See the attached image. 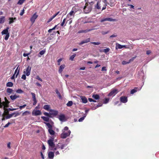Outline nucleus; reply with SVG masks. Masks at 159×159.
I'll return each mask as SVG.
<instances>
[{
    "instance_id": "nucleus-13",
    "label": "nucleus",
    "mask_w": 159,
    "mask_h": 159,
    "mask_svg": "<svg viewBox=\"0 0 159 159\" xmlns=\"http://www.w3.org/2000/svg\"><path fill=\"white\" fill-rule=\"evenodd\" d=\"M38 16V15L36 14V13H35L33 16L31 17L30 18V21H31L33 23L35 21V20L37 18Z\"/></svg>"
},
{
    "instance_id": "nucleus-17",
    "label": "nucleus",
    "mask_w": 159,
    "mask_h": 159,
    "mask_svg": "<svg viewBox=\"0 0 159 159\" xmlns=\"http://www.w3.org/2000/svg\"><path fill=\"white\" fill-rule=\"evenodd\" d=\"M4 100L5 102H4L5 103V105H4V107H3V109L4 110H6V108L8 107V105L9 104V102L8 101L6 98L5 97L4 98Z\"/></svg>"
},
{
    "instance_id": "nucleus-52",
    "label": "nucleus",
    "mask_w": 159,
    "mask_h": 159,
    "mask_svg": "<svg viewBox=\"0 0 159 159\" xmlns=\"http://www.w3.org/2000/svg\"><path fill=\"white\" fill-rule=\"evenodd\" d=\"M129 63V62L126 61H123L122 62V64L123 65H126V64H128Z\"/></svg>"
},
{
    "instance_id": "nucleus-16",
    "label": "nucleus",
    "mask_w": 159,
    "mask_h": 159,
    "mask_svg": "<svg viewBox=\"0 0 159 159\" xmlns=\"http://www.w3.org/2000/svg\"><path fill=\"white\" fill-rule=\"evenodd\" d=\"M59 119L61 121H65V117L64 115L63 114L61 115L58 116Z\"/></svg>"
},
{
    "instance_id": "nucleus-50",
    "label": "nucleus",
    "mask_w": 159,
    "mask_h": 159,
    "mask_svg": "<svg viewBox=\"0 0 159 159\" xmlns=\"http://www.w3.org/2000/svg\"><path fill=\"white\" fill-rule=\"evenodd\" d=\"M90 43L96 45H98L100 44V43L99 42H91Z\"/></svg>"
},
{
    "instance_id": "nucleus-20",
    "label": "nucleus",
    "mask_w": 159,
    "mask_h": 159,
    "mask_svg": "<svg viewBox=\"0 0 159 159\" xmlns=\"http://www.w3.org/2000/svg\"><path fill=\"white\" fill-rule=\"evenodd\" d=\"M75 13L72 10L69 12L67 15L66 19H68L70 17V16H73L74 17Z\"/></svg>"
},
{
    "instance_id": "nucleus-5",
    "label": "nucleus",
    "mask_w": 159,
    "mask_h": 159,
    "mask_svg": "<svg viewBox=\"0 0 159 159\" xmlns=\"http://www.w3.org/2000/svg\"><path fill=\"white\" fill-rule=\"evenodd\" d=\"M118 90L116 89H112L108 95V96L113 97L118 92Z\"/></svg>"
},
{
    "instance_id": "nucleus-34",
    "label": "nucleus",
    "mask_w": 159,
    "mask_h": 159,
    "mask_svg": "<svg viewBox=\"0 0 159 159\" xmlns=\"http://www.w3.org/2000/svg\"><path fill=\"white\" fill-rule=\"evenodd\" d=\"M86 114H84V116L83 117H81L79 119V120H78L80 122L82 121L83 120H84V118L86 117Z\"/></svg>"
},
{
    "instance_id": "nucleus-40",
    "label": "nucleus",
    "mask_w": 159,
    "mask_h": 159,
    "mask_svg": "<svg viewBox=\"0 0 159 159\" xmlns=\"http://www.w3.org/2000/svg\"><path fill=\"white\" fill-rule=\"evenodd\" d=\"M73 104V102L72 101H69L66 104V105L67 107H70Z\"/></svg>"
},
{
    "instance_id": "nucleus-58",
    "label": "nucleus",
    "mask_w": 159,
    "mask_h": 159,
    "mask_svg": "<svg viewBox=\"0 0 159 159\" xmlns=\"http://www.w3.org/2000/svg\"><path fill=\"white\" fill-rule=\"evenodd\" d=\"M136 56L132 58L131 59H129V63L131 61H133V60L136 58Z\"/></svg>"
},
{
    "instance_id": "nucleus-12",
    "label": "nucleus",
    "mask_w": 159,
    "mask_h": 159,
    "mask_svg": "<svg viewBox=\"0 0 159 159\" xmlns=\"http://www.w3.org/2000/svg\"><path fill=\"white\" fill-rule=\"evenodd\" d=\"M120 100L122 103H126L128 101L127 98L125 96H122L120 98Z\"/></svg>"
},
{
    "instance_id": "nucleus-39",
    "label": "nucleus",
    "mask_w": 159,
    "mask_h": 159,
    "mask_svg": "<svg viewBox=\"0 0 159 159\" xmlns=\"http://www.w3.org/2000/svg\"><path fill=\"white\" fill-rule=\"evenodd\" d=\"M109 100V98H105L103 101V103L106 104L108 102Z\"/></svg>"
},
{
    "instance_id": "nucleus-28",
    "label": "nucleus",
    "mask_w": 159,
    "mask_h": 159,
    "mask_svg": "<svg viewBox=\"0 0 159 159\" xmlns=\"http://www.w3.org/2000/svg\"><path fill=\"white\" fill-rule=\"evenodd\" d=\"M48 131L49 133L51 135H54L55 134V132L52 129H48Z\"/></svg>"
},
{
    "instance_id": "nucleus-60",
    "label": "nucleus",
    "mask_w": 159,
    "mask_h": 159,
    "mask_svg": "<svg viewBox=\"0 0 159 159\" xmlns=\"http://www.w3.org/2000/svg\"><path fill=\"white\" fill-rule=\"evenodd\" d=\"M60 12V11L58 12L57 13H56L54 15H53L52 17L53 19L57 15H58Z\"/></svg>"
},
{
    "instance_id": "nucleus-62",
    "label": "nucleus",
    "mask_w": 159,
    "mask_h": 159,
    "mask_svg": "<svg viewBox=\"0 0 159 159\" xmlns=\"http://www.w3.org/2000/svg\"><path fill=\"white\" fill-rule=\"evenodd\" d=\"M24 11H24V10L23 9L21 11V12H20V16H22L23 15V14H24Z\"/></svg>"
},
{
    "instance_id": "nucleus-29",
    "label": "nucleus",
    "mask_w": 159,
    "mask_h": 159,
    "mask_svg": "<svg viewBox=\"0 0 159 159\" xmlns=\"http://www.w3.org/2000/svg\"><path fill=\"white\" fill-rule=\"evenodd\" d=\"M45 52V50H43L39 52V54L40 55H38V56L39 57H41V56L43 55Z\"/></svg>"
},
{
    "instance_id": "nucleus-59",
    "label": "nucleus",
    "mask_w": 159,
    "mask_h": 159,
    "mask_svg": "<svg viewBox=\"0 0 159 159\" xmlns=\"http://www.w3.org/2000/svg\"><path fill=\"white\" fill-rule=\"evenodd\" d=\"M26 104L23 105L22 106H19V108L20 109H22V108L25 107L26 106Z\"/></svg>"
},
{
    "instance_id": "nucleus-23",
    "label": "nucleus",
    "mask_w": 159,
    "mask_h": 159,
    "mask_svg": "<svg viewBox=\"0 0 159 159\" xmlns=\"http://www.w3.org/2000/svg\"><path fill=\"white\" fill-rule=\"evenodd\" d=\"M61 143H59L55 147H53V149H51L52 150H56L58 149H59L60 148Z\"/></svg>"
},
{
    "instance_id": "nucleus-64",
    "label": "nucleus",
    "mask_w": 159,
    "mask_h": 159,
    "mask_svg": "<svg viewBox=\"0 0 159 159\" xmlns=\"http://www.w3.org/2000/svg\"><path fill=\"white\" fill-rule=\"evenodd\" d=\"M107 70L106 67H103L102 68V71H106Z\"/></svg>"
},
{
    "instance_id": "nucleus-14",
    "label": "nucleus",
    "mask_w": 159,
    "mask_h": 159,
    "mask_svg": "<svg viewBox=\"0 0 159 159\" xmlns=\"http://www.w3.org/2000/svg\"><path fill=\"white\" fill-rule=\"evenodd\" d=\"M141 88L142 87H140L139 88L138 87H135L134 89L131 90L130 91V93L131 94H133L136 92L137 91H139L140 90Z\"/></svg>"
},
{
    "instance_id": "nucleus-51",
    "label": "nucleus",
    "mask_w": 159,
    "mask_h": 159,
    "mask_svg": "<svg viewBox=\"0 0 159 159\" xmlns=\"http://www.w3.org/2000/svg\"><path fill=\"white\" fill-rule=\"evenodd\" d=\"M9 37V33H8L7 34H6V36H5V37H4V39L6 40H7Z\"/></svg>"
},
{
    "instance_id": "nucleus-42",
    "label": "nucleus",
    "mask_w": 159,
    "mask_h": 159,
    "mask_svg": "<svg viewBox=\"0 0 159 159\" xmlns=\"http://www.w3.org/2000/svg\"><path fill=\"white\" fill-rule=\"evenodd\" d=\"M25 0H19L17 3V4L20 5H21L23 3Z\"/></svg>"
},
{
    "instance_id": "nucleus-21",
    "label": "nucleus",
    "mask_w": 159,
    "mask_h": 159,
    "mask_svg": "<svg viewBox=\"0 0 159 159\" xmlns=\"http://www.w3.org/2000/svg\"><path fill=\"white\" fill-rule=\"evenodd\" d=\"M19 97L20 96L19 95H11L10 96V98L12 101L15 100L17 98H19Z\"/></svg>"
},
{
    "instance_id": "nucleus-46",
    "label": "nucleus",
    "mask_w": 159,
    "mask_h": 159,
    "mask_svg": "<svg viewBox=\"0 0 159 159\" xmlns=\"http://www.w3.org/2000/svg\"><path fill=\"white\" fill-rule=\"evenodd\" d=\"M66 146H67V144L66 143H64V144H61L60 148L61 149H62L64 148L65 147H66Z\"/></svg>"
},
{
    "instance_id": "nucleus-43",
    "label": "nucleus",
    "mask_w": 159,
    "mask_h": 159,
    "mask_svg": "<svg viewBox=\"0 0 159 159\" xmlns=\"http://www.w3.org/2000/svg\"><path fill=\"white\" fill-rule=\"evenodd\" d=\"M44 123L48 126L49 128L48 129H52V126L49 123L45 122Z\"/></svg>"
},
{
    "instance_id": "nucleus-4",
    "label": "nucleus",
    "mask_w": 159,
    "mask_h": 159,
    "mask_svg": "<svg viewBox=\"0 0 159 159\" xmlns=\"http://www.w3.org/2000/svg\"><path fill=\"white\" fill-rule=\"evenodd\" d=\"M54 138L52 137H51L50 139L48 141V143L49 146L52 148L53 149V147H55V144L53 142Z\"/></svg>"
},
{
    "instance_id": "nucleus-63",
    "label": "nucleus",
    "mask_w": 159,
    "mask_h": 159,
    "mask_svg": "<svg viewBox=\"0 0 159 159\" xmlns=\"http://www.w3.org/2000/svg\"><path fill=\"white\" fill-rule=\"evenodd\" d=\"M108 31H102V34L103 35H104V34H107L108 33Z\"/></svg>"
},
{
    "instance_id": "nucleus-37",
    "label": "nucleus",
    "mask_w": 159,
    "mask_h": 159,
    "mask_svg": "<svg viewBox=\"0 0 159 159\" xmlns=\"http://www.w3.org/2000/svg\"><path fill=\"white\" fill-rule=\"evenodd\" d=\"M56 93H57V95L59 97V98L60 99H61L62 98V97L60 93L58 91L57 89L56 90Z\"/></svg>"
},
{
    "instance_id": "nucleus-22",
    "label": "nucleus",
    "mask_w": 159,
    "mask_h": 159,
    "mask_svg": "<svg viewBox=\"0 0 159 159\" xmlns=\"http://www.w3.org/2000/svg\"><path fill=\"white\" fill-rule=\"evenodd\" d=\"M9 29L8 27H7L6 29L3 30L2 32V35L3 34H7L8 33V30Z\"/></svg>"
},
{
    "instance_id": "nucleus-47",
    "label": "nucleus",
    "mask_w": 159,
    "mask_h": 159,
    "mask_svg": "<svg viewBox=\"0 0 159 159\" xmlns=\"http://www.w3.org/2000/svg\"><path fill=\"white\" fill-rule=\"evenodd\" d=\"M110 49L109 48H107L103 50V51L105 53H107L109 51Z\"/></svg>"
},
{
    "instance_id": "nucleus-24",
    "label": "nucleus",
    "mask_w": 159,
    "mask_h": 159,
    "mask_svg": "<svg viewBox=\"0 0 159 159\" xmlns=\"http://www.w3.org/2000/svg\"><path fill=\"white\" fill-rule=\"evenodd\" d=\"M54 156V153L52 152H49L48 153V157L49 158L53 159Z\"/></svg>"
},
{
    "instance_id": "nucleus-35",
    "label": "nucleus",
    "mask_w": 159,
    "mask_h": 159,
    "mask_svg": "<svg viewBox=\"0 0 159 159\" xmlns=\"http://www.w3.org/2000/svg\"><path fill=\"white\" fill-rule=\"evenodd\" d=\"M18 67H19V66L17 67V68L15 70V72H14V75H15V74H16V78L17 77V75H18L19 73V70L18 71V72H17V70H18Z\"/></svg>"
},
{
    "instance_id": "nucleus-45",
    "label": "nucleus",
    "mask_w": 159,
    "mask_h": 159,
    "mask_svg": "<svg viewBox=\"0 0 159 159\" xmlns=\"http://www.w3.org/2000/svg\"><path fill=\"white\" fill-rule=\"evenodd\" d=\"M16 93H23V91L20 89L17 90L16 91Z\"/></svg>"
},
{
    "instance_id": "nucleus-3",
    "label": "nucleus",
    "mask_w": 159,
    "mask_h": 159,
    "mask_svg": "<svg viewBox=\"0 0 159 159\" xmlns=\"http://www.w3.org/2000/svg\"><path fill=\"white\" fill-rule=\"evenodd\" d=\"M31 70V67L29 66L26 69H24L23 73L25 74L27 76H28L30 75Z\"/></svg>"
},
{
    "instance_id": "nucleus-49",
    "label": "nucleus",
    "mask_w": 159,
    "mask_h": 159,
    "mask_svg": "<svg viewBox=\"0 0 159 159\" xmlns=\"http://www.w3.org/2000/svg\"><path fill=\"white\" fill-rule=\"evenodd\" d=\"M43 114L47 116V117H51L52 116L51 115H50V114H49V113H47V112H45L43 113Z\"/></svg>"
},
{
    "instance_id": "nucleus-11",
    "label": "nucleus",
    "mask_w": 159,
    "mask_h": 159,
    "mask_svg": "<svg viewBox=\"0 0 159 159\" xmlns=\"http://www.w3.org/2000/svg\"><path fill=\"white\" fill-rule=\"evenodd\" d=\"M49 111V114L50 115H53V116H56L57 115L58 113V112L57 111L52 110L50 109Z\"/></svg>"
},
{
    "instance_id": "nucleus-38",
    "label": "nucleus",
    "mask_w": 159,
    "mask_h": 159,
    "mask_svg": "<svg viewBox=\"0 0 159 159\" xmlns=\"http://www.w3.org/2000/svg\"><path fill=\"white\" fill-rule=\"evenodd\" d=\"M5 102H1V98H0V108H2L4 107V105H5Z\"/></svg>"
},
{
    "instance_id": "nucleus-30",
    "label": "nucleus",
    "mask_w": 159,
    "mask_h": 159,
    "mask_svg": "<svg viewBox=\"0 0 159 159\" xmlns=\"http://www.w3.org/2000/svg\"><path fill=\"white\" fill-rule=\"evenodd\" d=\"M13 85V83L11 82H9L6 84V86L8 87H12Z\"/></svg>"
},
{
    "instance_id": "nucleus-41",
    "label": "nucleus",
    "mask_w": 159,
    "mask_h": 159,
    "mask_svg": "<svg viewBox=\"0 0 159 159\" xmlns=\"http://www.w3.org/2000/svg\"><path fill=\"white\" fill-rule=\"evenodd\" d=\"M96 5L95 6V7L97 9H99L100 8V6L99 4V2H98L97 1V2H96Z\"/></svg>"
},
{
    "instance_id": "nucleus-7",
    "label": "nucleus",
    "mask_w": 159,
    "mask_h": 159,
    "mask_svg": "<svg viewBox=\"0 0 159 159\" xmlns=\"http://www.w3.org/2000/svg\"><path fill=\"white\" fill-rule=\"evenodd\" d=\"M116 19H113L111 17H107L101 19V20H100V21L101 22H103L105 21H116Z\"/></svg>"
},
{
    "instance_id": "nucleus-44",
    "label": "nucleus",
    "mask_w": 159,
    "mask_h": 159,
    "mask_svg": "<svg viewBox=\"0 0 159 159\" xmlns=\"http://www.w3.org/2000/svg\"><path fill=\"white\" fill-rule=\"evenodd\" d=\"M76 54H74L73 55L71 56L70 58V59L71 60V61H72L73 60L74 58L76 56Z\"/></svg>"
},
{
    "instance_id": "nucleus-54",
    "label": "nucleus",
    "mask_w": 159,
    "mask_h": 159,
    "mask_svg": "<svg viewBox=\"0 0 159 159\" xmlns=\"http://www.w3.org/2000/svg\"><path fill=\"white\" fill-rule=\"evenodd\" d=\"M62 58H60L57 60V63H58V65H60V62L62 61Z\"/></svg>"
},
{
    "instance_id": "nucleus-18",
    "label": "nucleus",
    "mask_w": 159,
    "mask_h": 159,
    "mask_svg": "<svg viewBox=\"0 0 159 159\" xmlns=\"http://www.w3.org/2000/svg\"><path fill=\"white\" fill-rule=\"evenodd\" d=\"M66 66L65 65L63 64L60 66L58 70V72L59 73H61L63 70L64 69Z\"/></svg>"
},
{
    "instance_id": "nucleus-31",
    "label": "nucleus",
    "mask_w": 159,
    "mask_h": 159,
    "mask_svg": "<svg viewBox=\"0 0 159 159\" xmlns=\"http://www.w3.org/2000/svg\"><path fill=\"white\" fill-rule=\"evenodd\" d=\"M49 117H45V116H42V118L46 122H48L49 121Z\"/></svg>"
},
{
    "instance_id": "nucleus-9",
    "label": "nucleus",
    "mask_w": 159,
    "mask_h": 159,
    "mask_svg": "<svg viewBox=\"0 0 159 159\" xmlns=\"http://www.w3.org/2000/svg\"><path fill=\"white\" fill-rule=\"evenodd\" d=\"M86 3L89 4V5L92 6L93 5L96 3L97 2L96 0H85Z\"/></svg>"
},
{
    "instance_id": "nucleus-53",
    "label": "nucleus",
    "mask_w": 159,
    "mask_h": 159,
    "mask_svg": "<svg viewBox=\"0 0 159 159\" xmlns=\"http://www.w3.org/2000/svg\"><path fill=\"white\" fill-rule=\"evenodd\" d=\"M9 20H10L9 22V24H11L14 22L13 19L12 18H10Z\"/></svg>"
},
{
    "instance_id": "nucleus-25",
    "label": "nucleus",
    "mask_w": 159,
    "mask_h": 159,
    "mask_svg": "<svg viewBox=\"0 0 159 159\" xmlns=\"http://www.w3.org/2000/svg\"><path fill=\"white\" fill-rule=\"evenodd\" d=\"M30 112L29 111H26L23 112L22 114V116H26L28 115H30Z\"/></svg>"
},
{
    "instance_id": "nucleus-8",
    "label": "nucleus",
    "mask_w": 159,
    "mask_h": 159,
    "mask_svg": "<svg viewBox=\"0 0 159 159\" xmlns=\"http://www.w3.org/2000/svg\"><path fill=\"white\" fill-rule=\"evenodd\" d=\"M41 111L39 110L34 109L32 112V115L34 116L40 115L41 114Z\"/></svg>"
},
{
    "instance_id": "nucleus-10",
    "label": "nucleus",
    "mask_w": 159,
    "mask_h": 159,
    "mask_svg": "<svg viewBox=\"0 0 159 159\" xmlns=\"http://www.w3.org/2000/svg\"><path fill=\"white\" fill-rule=\"evenodd\" d=\"M80 9V8L79 6L77 5H75L72 7L71 10L75 13L77 11H79Z\"/></svg>"
},
{
    "instance_id": "nucleus-48",
    "label": "nucleus",
    "mask_w": 159,
    "mask_h": 159,
    "mask_svg": "<svg viewBox=\"0 0 159 159\" xmlns=\"http://www.w3.org/2000/svg\"><path fill=\"white\" fill-rule=\"evenodd\" d=\"M31 94L32 95L33 100L36 99L35 97V94L32 92L31 93Z\"/></svg>"
},
{
    "instance_id": "nucleus-32",
    "label": "nucleus",
    "mask_w": 159,
    "mask_h": 159,
    "mask_svg": "<svg viewBox=\"0 0 159 159\" xmlns=\"http://www.w3.org/2000/svg\"><path fill=\"white\" fill-rule=\"evenodd\" d=\"M13 91V90L12 89L9 88H7L6 90L7 92L9 94L12 93Z\"/></svg>"
},
{
    "instance_id": "nucleus-1",
    "label": "nucleus",
    "mask_w": 159,
    "mask_h": 159,
    "mask_svg": "<svg viewBox=\"0 0 159 159\" xmlns=\"http://www.w3.org/2000/svg\"><path fill=\"white\" fill-rule=\"evenodd\" d=\"M62 133L61 135V137L62 139H65L70 136L71 131L69 130L68 127H65L62 130Z\"/></svg>"
},
{
    "instance_id": "nucleus-55",
    "label": "nucleus",
    "mask_w": 159,
    "mask_h": 159,
    "mask_svg": "<svg viewBox=\"0 0 159 159\" xmlns=\"http://www.w3.org/2000/svg\"><path fill=\"white\" fill-rule=\"evenodd\" d=\"M26 75L25 74H23L22 76V77H21V79H23L24 80H26Z\"/></svg>"
},
{
    "instance_id": "nucleus-57",
    "label": "nucleus",
    "mask_w": 159,
    "mask_h": 159,
    "mask_svg": "<svg viewBox=\"0 0 159 159\" xmlns=\"http://www.w3.org/2000/svg\"><path fill=\"white\" fill-rule=\"evenodd\" d=\"M118 48L119 49H121L123 48V47H124V46L121 45L119 44H118V45H117Z\"/></svg>"
},
{
    "instance_id": "nucleus-15",
    "label": "nucleus",
    "mask_w": 159,
    "mask_h": 159,
    "mask_svg": "<svg viewBox=\"0 0 159 159\" xmlns=\"http://www.w3.org/2000/svg\"><path fill=\"white\" fill-rule=\"evenodd\" d=\"M90 41V38H87L86 39L83 40L81 41L80 43H79V45H81L83 44L87 43L88 42H89Z\"/></svg>"
},
{
    "instance_id": "nucleus-61",
    "label": "nucleus",
    "mask_w": 159,
    "mask_h": 159,
    "mask_svg": "<svg viewBox=\"0 0 159 159\" xmlns=\"http://www.w3.org/2000/svg\"><path fill=\"white\" fill-rule=\"evenodd\" d=\"M36 79L38 80H39L41 81H43L42 80L41 78H40L39 76H36Z\"/></svg>"
},
{
    "instance_id": "nucleus-33",
    "label": "nucleus",
    "mask_w": 159,
    "mask_h": 159,
    "mask_svg": "<svg viewBox=\"0 0 159 159\" xmlns=\"http://www.w3.org/2000/svg\"><path fill=\"white\" fill-rule=\"evenodd\" d=\"M5 21V17L2 16L0 17V24L3 23Z\"/></svg>"
},
{
    "instance_id": "nucleus-27",
    "label": "nucleus",
    "mask_w": 159,
    "mask_h": 159,
    "mask_svg": "<svg viewBox=\"0 0 159 159\" xmlns=\"http://www.w3.org/2000/svg\"><path fill=\"white\" fill-rule=\"evenodd\" d=\"M43 108L45 109V110H47V111H49L50 109V106L49 105H45L43 107Z\"/></svg>"
},
{
    "instance_id": "nucleus-56",
    "label": "nucleus",
    "mask_w": 159,
    "mask_h": 159,
    "mask_svg": "<svg viewBox=\"0 0 159 159\" xmlns=\"http://www.w3.org/2000/svg\"><path fill=\"white\" fill-rule=\"evenodd\" d=\"M66 19V18H64V20H63V21H62V23L61 24V26H63L64 25V23H65V22L66 19Z\"/></svg>"
},
{
    "instance_id": "nucleus-19",
    "label": "nucleus",
    "mask_w": 159,
    "mask_h": 159,
    "mask_svg": "<svg viewBox=\"0 0 159 159\" xmlns=\"http://www.w3.org/2000/svg\"><path fill=\"white\" fill-rule=\"evenodd\" d=\"M80 98L83 103H86L87 102V99L85 97L83 96H81L80 97Z\"/></svg>"
},
{
    "instance_id": "nucleus-26",
    "label": "nucleus",
    "mask_w": 159,
    "mask_h": 159,
    "mask_svg": "<svg viewBox=\"0 0 159 159\" xmlns=\"http://www.w3.org/2000/svg\"><path fill=\"white\" fill-rule=\"evenodd\" d=\"M92 97L96 100L99 99L100 98L99 95L98 94H93V95Z\"/></svg>"
},
{
    "instance_id": "nucleus-6",
    "label": "nucleus",
    "mask_w": 159,
    "mask_h": 159,
    "mask_svg": "<svg viewBox=\"0 0 159 159\" xmlns=\"http://www.w3.org/2000/svg\"><path fill=\"white\" fill-rule=\"evenodd\" d=\"M20 115V113L17 111L15 112L14 113H12L11 114H8L6 117V119H9L11 118L13 116H14L15 117Z\"/></svg>"
},
{
    "instance_id": "nucleus-36",
    "label": "nucleus",
    "mask_w": 159,
    "mask_h": 159,
    "mask_svg": "<svg viewBox=\"0 0 159 159\" xmlns=\"http://www.w3.org/2000/svg\"><path fill=\"white\" fill-rule=\"evenodd\" d=\"M102 105V104H98L96 105L95 107H93L91 108L92 110H94L99 107H101Z\"/></svg>"
},
{
    "instance_id": "nucleus-2",
    "label": "nucleus",
    "mask_w": 159,
    "mask_h": 159,
    "mask_svg": "<svg viewBox=\"0 0 159 159\" xmlns=\"http://www.w3.org/2000/svg\"><path fill=\"white\" fill-rule=\"evenodd\" d=\"M92 6L89 4H85L84 8V11L85 13H88L91 11L92 10Z\"/></svg>"
}]
</instances>
